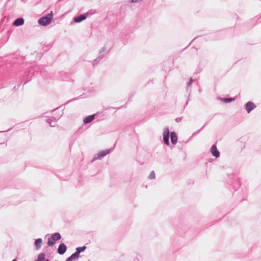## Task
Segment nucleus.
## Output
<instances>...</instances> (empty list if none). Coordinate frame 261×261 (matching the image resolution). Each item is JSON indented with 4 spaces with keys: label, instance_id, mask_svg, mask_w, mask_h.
<instances>
[{
    "label": "nucleus",
    "instance_id": "nucleus-1",
    "mask_svg": "<svg viewBox=\"0 0 261 261\" xmlns=\"http://www.w3.org/2000/svg\"><path fill=\"white\" fill-rule=\"evenodd\" d=\"M53 19V13L47 14L39 19L38 23L42 26H46L49 24Z\"/></svg>",
    "mask_w": 261,
    "mask_h": 261
},
{
    "label": "nucleus",
    "instance_id": "nucleus-2",
    "mask_svg": "<svg viewBox=\"0 0 261 261\" xmlns=\"http://www.w3.org/2000/svg\"><path fill=\"white\" fill-rule=\"evenodd\" d=\"M61 236L59 232H55L51 234V237L48 238L47 242L48 246H51L55 244V242L60 240Z\"/></svg>",
    "mask_w": 261,
    "mask_h": 261
},
{
    "label": "nucleus",
    "instance_id": "nucleus-3",
    "mask_svg": "<svg viewBox=\"0 0 261 261\" xmlns=\"http://www.w3.org/2000/svg\"><path fill=\"white\" fill-rule=\"evenodd\" d=\"M112 150V149H107L100 151L94 156L93 161L96 160H101L102 158L108 154Z\"/></svg>",
    "mask_w": 261,
    "mask_h": 261
},
{
    "label": "nucleus",
    "instance_id": "nucleus-4",
    "mask_svg": "<svg viewBox=\"0 0 261 261\" xmlns=\"http://www.w3.org/2000/svg\"><path fill=\"white\" fill-rule=\"evenodd\" d=\"M169 136H170V132L168 127H166L164 129V131L163 133V141L164 143L167 145H169Z\"/></svg>",
    "mask_w": 261,
    "mask_h": 261
},
{
    "label": "nucleus",
    "instance_id": "nucleus-5",
    "mask_svg": "<svg viewBox=\"0 0 261 261\" xmlns=\"http://www.w3.org/2000/svg\"><path fill=\"white\" fill-rule=\"evenodd\" d=\"M87 15H88L87 13L81 14L78 16L74 17L73 18V20L76 23H79V22L82 21L83 20L86 19V18L87 17Z\"/></svg>",
    "mask_w": 261,
    "mask_h": 261
},
{
    "label": "nucleus",
    "instance_id": "nucleus-6",
    "mask_svg": "<svg viewBox=\"0 0 261 261\" xmlns=\"http://www.w3.org/2000/svg\"><path fill=\"white\" fill-rule=\"evenodd\" d=\"M67 250V246L64 244L61 243L59 245L58 248V253L62 255L64 254Z\"/></svg>",
    "mask_w": 261,
    "mask_h": 261
},
{
    "label": "nucleus",
    "instance_id": "nucleus-7",
    "mask_svg": "<svg viewBox=\"0 0 261 261\" xmlns=\"http://www.w3.org/2000/svg\"><path fill=\"white\" fill-rule=\"evenodd\" d=\"M95 116H96V114H93L91 115L86 116L83 119L84 124H87L90 123L94 119Z\"/></svg>",
    "mask_w": 261,
    "mask_h": 261
},
{
    "label": "nucleus",
    "instance_id": "nucleus-8",
    "mask_svg": "<svg viewBox=\"0 0 261 261\" xmlns=\"http://www.w3.org/2000/svg\"><path fill=\"white\" fill-rule=\"evenodd\" d=\"M255 108V105L251 101H248L246 105V110L248 113H249Z\"/></svg>",
    "mask_w": 261,
    "mask_h": 261
},
{
    "label": "nucleus",
    "instance_id": "nucleus-9",
    "mask_svg": "<svg viewBox=\"0 0 261 261\" xmlns=\"http://www.w3.org/2000/svg\"><path fill=\"white\" fill-rule=\"evenodd\" d=\"M171 141L173 145H175L177 141V136L175 132H172L170 134Z\"/></svg>",
    "mask_w": 261,
    "mask_h": 261
},
{
    "label": "nucleus",
    "instance_id": "nucleus-10",
    "mask_svg": "<svg viewBox=\"0 0 261 261\" xmlns=\"http://www.w3.org/2000/svg\"><path fill=\"white\" fill-rule=\"evenodd\" d=\"M23 23L24 19L22 18H18L13 22V25L15 26H20L23 24Z\"/></svg>",
    "mask_w": 261,
    "mask_h": 261
},
{
    "label": "nucleus",
    "instance_id": "nucleus-11",
    "mask_svg": "<svg viewBox=\"0 0 261 261\" xmlns=\"http://www.w3.org/2000/svg\"><path fill=\"white\" fill-rule=\"evenodd\" d=\"M42 243V240L40 238L37 239L35 240L34 244H35V246L36 250H38L41 248Z\"/></svg>",
    "mask_w": 261,
    "mask_h": 261
},
{
    "label": "nucleus",
    "instance_id": "nucleus-12",
    "mask_svg": "<svg viewBox=\"0 0 261 261\" xmlns=\"http://www.w3.org/2000/svg\"><path fill=\"white\" fill-rule=\"evenodd\" d=\"M79 257L75 252L72 254L69 257H68L65 261H72L73 259H77Z\"/></svg>",
    "mask_w": 261,
    "mask_h": 261
},
{
    "label": "nucleus",
    "instance_id": "nucleus-13",
    "mask_svg": "<svg viewBox=\"0 0 261 261\" xmlns=\"http://www.w3.org/2000/svg\"><path fill=\"white\" fill-rule=\"evenodd\" d=\"M86 247L85 246L82 247H77L76 248V251L75 252L78 255H80V253L84 251L86 249Z\"/></svg>",
    "mask_w": 261,
    "mask_h": 261
},
{
    "label": "nucleus",
    "instance_id": "nucleus-14",
    "mask_svg": "<svg viewBox=\"0 0 261 261\" xmlns=\"http://www.w3.org/2000/svg\"><path fill=\"white\" fill-rule=\"evenodd\" d=\"M46 122L49 123L51 127L55 126V123L56 122V120L55 118H54V120H51V119H47L46 120Z\"/></svg>",
    "mask_w": 261,
    "mask_h": 261
},
{
    "label": "nucleus",
    "instance_id": "nucleus-15",
    "mask_svg": "<svg viewBox=\"0 0 261 261\" xmlns=\"http://www.w3.org/2000/svg\"><path fill=\"white\" fill-rule=\"evenodd\" d=\"M103 58V55H98V57L93 61V65L95 66Z\"/></svg>",
    "mask_w": 261,
    "mask_h": 261
},
{
    "label": "nucleus",
    "instance_id": "nucleus-16",
    "mask_svg": "<svg viewBox=\"0 0 261 261\" xmlns=\"http://www.w3.org/2000/svg\"><path fill=\"white\" fill-rule=\"evenodd\" d=\"M45 255L44 253H40L35 261H43L45 258Z\"/></svg>",
    "mask_w": 261,
    "mask_h": 261
},
{
    "label": "nucleus",
    "instance_id": "nucleus-17",
    "mask_svg": "<svg viewBox=\"0 0 261 261\" xmlns=\"http://www.w3.org/2000/svg\"><path fill=\"white\" fill-rule=\"evenodd\" d=\"M213 156L218 158L220 156V153L215 146L213 145Z\"/></svg>",
    "mask_w": 261,
    "mask_h": 261
},
{
    "label": "nucleus",
    "instance_id": "nucleus-18",
    "mask_svg": "<svg viewBox=\"0 0 261 261\" xmlns=\"http://www.w3.org/2000/svg\"><path fill=\"white\" fill-rule=\"evenodd\" d=\"M106 51V47L105 46L102 47L99 51V55H103L105 56V53Z\"/></svg>",
    "mask_w": 261,
    "mask_h": 261
},
{
    "label": "nucleus",
    "instance_id": "nucleus-19",
    "mask_svg": "<svg viewBox=\"0 0 261 261\" xmlns=\"http://www.w3.org/2000/svg\"><path fill=\"white\" fill-rule=\"evenodd\" d=\"M148 178L150 179H154L155 178V172L153 171H152L149 175L148 176Z\"/></svg>",
    "mask_w": 261,
    "mask_h": 261
},
{
    "label": "nucleus",
    "instance_id": "nucleus-20",
    "mask_svg": "<svg viewBox=\"0 0 261 261\" xmlns=\"http://www.w3.org/2000/svg\"><path fill=\"white\" fill-rule=\"evenodd\" d=\"M193 81V80L192 79H191L190 81L188 82L187 88L188 91L189 90V89H190Z\"/></svg>",
    "mask_w": 261,
    "mask_h": 261
},
{
    "label": "nucleus",
    "instance_id": "nucleus-21",
    "mask_svg": "<svg viewBox=\"0 0 261 261\" xmlns=\"http://www.w3.org/2000/svg\"><path fill=\"white\" fill-rule=\"evenodd\" d=\"M233 100H234L233 98H223V99H222V101L225 102H226V103L231 102V101H232Z\"/></svg>",
    "mask_w": 261,
    "mask_h": 261
},
{
    "label": "nucleus",
    "instance_id": "nucleus-22",
    "mask_svg": "<svg viewBox=\"0 0 261 261\" xmlns=\"http://www.w3.org/2000/svg\"><path fill=\"white\" fill-rule=\"evenodd\" d=\"M181 119H182V118L178 117V118L175 119V121H176V122H179L181 121Z\"/></svg>",
    "mask_w": 261,
    "mask_h": 261
},
{
    "label": "nucleus",
    "instance_id": "nucleus-23",
    "mask_svg": "<svg viewBox=\"0 0 261 261\" xmlns=\"http://www.w3.org/2000/svg\"><path fill=\"white\" fill-rule=\"evenodd\" d=\"M10 129H8V130H6V131H0V133H3V132H8V131H9Z\"/></svg>",
    "mask_w": 261,
    "mask_h": 261
},
{
    "label": "nucleus",
    "instance_id": "nucleus-24",
    "mask_svg": "<svg viewBox=\"0 0 261 261\" xmlns=\"http://www.w3.org/2000/svg\"><path fill=\"white\" fill-rule=\"evenodd\" d=\"M210 152L212 153V146L210 148Z\"/></svg>",
    "mask_w": 261,
    "mask_h": 261
},
{
    "label": "nucleus",
    "instance_id": "nucleus-25",
    "mask_svg": "<svg viewBox=\"0 0 261 261\" xmlns=\"http://www.w3.org/2000/svg\"><path fill=\"white\" fill-rule=\"evenodd\" d=\"M74 100V99H72V100H70V101H67V103H69L70 101H72V100Z\"/></svg>",
    "mask_w": 261,
    "mask_h": 261
},
{
    "label": "nucleus",
    "instance_id": "nucleus-26",
    "mask_svg": "<svg viewBox=\"0 0 261 261\" xmlns=\"http://www.w3.org/2000/svg\"><path fill=\"white\" fill-rule=\"evenodd\" d=\"M12 261H17V260L16 259H14L13 260H12Z\"/></svg>",
    "mask_w": 261,
    "mask_h": 261
},
{
    "label": "nucleus",
    "instance_id": "nucleus-27",
    "mask_svg": "<svg viewBox=\"0 0 261 261\" xmlns=\"http://www.w3.org/2000/svg\"><path fill=\"white\" fill-rule=\"evenodd\" d=\"M45 261H49V260L48 259H46V260H45Z\"/></svg>",
    "mask_w": 261,
    "mask_h": 261
},
{
    "label": "nucleus",
    "instance_id": "nucleus-28",
    "mask_svg": "<svg viewBox=\"0 0 261 261\" xmlns=\"http://www.w3.org/2000/svg\"><path fill=\"white\" fill-rule=\"evenodd\" d=\"M0 144H1V143H0Z\"/></svg>",
    "mask_w": 261,
    "mask_h": 261
}]
</instances>
